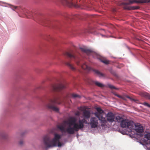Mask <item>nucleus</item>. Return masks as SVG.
<instances>
[{
    "mask_svg": "<svg viewBox=\"0 0 150 150\" xmlns=\"http://www.w3.org/2000/svg\"><path fill=\"white\" fill-rule=\"evenodd\" d=\"M83 119L79 120L78 123L76 122V119L73 117L70 118L68 121H64L61 125L57 126V128L62 133L67 132L68 134H72L75 132H77L79 129L83 128L84 123H88L86 119H89L91 116L89 110L86 109L83 110Z\"/></svg>",
    "mask_w": 150,
    "mask_h": 150,
    "instance_id": "nucleus-1",
    "label": "nucleus"
},
{
    "mask_svg": "<svg viewBox=\"0 0 150 150\" xmlns=\"http://www.w3.org/2000/svg\"><path fill=\"white\" fill-rule=\"evenodd\" d=\"M61 137V135L55 134H54V138L52 140H50L49 137L45 136L43 139L44 144L46 146L49 147L56 146L58 143V146H61L62 144L59 142V140Z\"/></svg>",
    "mask_w": 150,
    "mask_h": 150,
    "instance_id": "nucleus-2",
    "label": "nucleus"
},
{
    "mask_svg": "<svg viewBox=\"0 0 150 150\" xmlns=\"http://www.w3.org/2000/svg\"><path fill=\"white\" fill-rule=\"evenodd\" d=\"M59 98L55 95H53L52 97L49 98L48 99V103L46 104V107L49 110L58 112L59 109L55 106L56 104H59L61 103Z\"/></svg>",
    "mask_w": 150,
    "mask_h": 150,
    "instance_id": "nucleus-3",
    "label": "nucleus"
},
{
    "mask_svg": "<svg viewBox=\"0 0 150 150\" xmlns=\"http://www.w3.org/2000/svg\"><path fill=\"white\" fill-rule=\"evenodd\" d=\"M62 3L65 5L70 7L74 6L76 8H79L83 5L84 0H61Z\"/></svg>",
    "mask_w": 150,
    "mask_h": 150,
    "instance_id": "nucleus-4",
    "label": "nucleus"
},
{
    "mask_svg": "<svg viewBox=\"0 0 150 150\" xmlns=\"http://www.w3.org/2000/svg\"><path fill=\"white\" fill-rule=\"evenodd\" d=\"M147 0H129L128 2H123L122 4L123 5V7L125 9L127 10H133L139 9V7L138 6H129L128 5L132 4L134 3H148V2H144V1H147Z\"/></svg>",
    "mask_w": 150,
    "mask_h": 150,
    "instance_id": "nucleus-5",
    "label": "nucleus"
},
{
    "mask_svg": "<svg viewBox=\"0 0 150 150\" xmlns=\"http://www.w3.org/2000/svg\"><path fill=\"white\" fill-rule=\"evenodd\" d=\"M97 110L94 113V115L100 121L101 126H104L106 123V119L103 117V114H104L103 111L100 108H97Z\"/></svg>",
    "mask_w": 150,
    "mask_h": 150,
    "instance_id": "nucleus-6",
    "label": "nucleus"
},
{
    "mask_svg": "<svg viewBox=\"0 0 150 150\" xmlns=\"http://www.w3.org/2000/svg\"><path fill=\"white\" fill-rule=\"evenodd\" d=\"M64 55L68 57L74 61L77 65H80L81 64L82 62L81 59L74 52L70 53L67 52L65 53Z\"/></svg>",
    "mask_w": 150,
    "mask_h": 150,
    "instance_id": "nucleus-7",
    "label": "nucleus"
},
{
    "mask_svg": "<svg viewBox=\"0 0 150 150\" xmlns=\"http://www.w3.org/2000/svg\"><path fill=\"white\" fill-rule=\"evenodd\" d=\"M66 88L65 83H60L56 85H52L50 87V90L54 91H59Z\"/></svg>",
    "mask_w": 150,
    "mask_h": 150,
    "instance_id": "nucleus-8",
    "label": "nucleus"
},
{
    "mask_svg": "<svg viewBox=\"0 0 150 150\" xmlns=\"http://www.w3.org/2000/svg\"><path fill=\"white\" fill-rule=\"evenodd\" d=\"M133 122H132L124 119L122 122H121L120 125L122 128H129L131 130L133 127Z\"/></svg>",
    "mask_w": 150,
    "mask_h": 150,
    "instance_id": "nucleus-9",
    "label": "nucleus"
},
{
    "mask_svg": "<svg viewBox=\"0 0 150 150\" xmlns=\"http://www.w3.org/2000/svg\"><path fill=\"white\" fill-rule=\"evenodd\" d=\"M133 124L132 129H134L136 132L139 133L143 132V127L141 124L139 123L134 124L133 122Z\"/></svg>",
    "mask_w": 150,
    "mask_h": 150,
    "instance_id": "nucleus-10",
    "label": "nucleus"
},
{
    "mask_svg": "<svg viewBox=\"0 0 150 150\" xmlns=\"http://www.w3.org/2000/svg\"><path fill=\"white\" fill-rule=\"evenodd\" d=\"M99 119L98 117H92L90 119V124L92 128H96L97 127L98 124Z\"/></svg>",
    "mask_w": 150,
    "mask_h": 150,
    "instance_id": "nucleus-11",
    "label": "nucleus"
},
{
    "mask_svg": "<svg viewBox=\"0 0 150 150\" xmlns=\"http://www.w3.org/2000/svg\"><path fill=\"white\" fill-rule=\"evenodd\" d=\"M107 120L110 122H113L114 121L115 116L113 113L111 112H108L107 115Z\"/></svg>",
    "mask_w": 150,
    "mask_h": 150,
    "instance_id": "nucleus-12",
    "label": "nucleus"
},
{
    "mask_svg": "<svg viewBox=\"0 0 150 150\" xmlns=\"http://www.w3.org/2000/svg\"><path fill=\"white\" fill-rule=\"evenodd\" d=\"M79 49L82 52L86 53L87 55H90L93 53L92 51L91 50L81 47H80Z\"/></svg>",
    "mask_w": 150,
    "mask_h": 150,
    "instance_id": "nucleus-13",
    "label": "nucleus"
},
{
    "mask_svg": "<svg viewBox=\"0 0 150 150\" xmlns=\"http://www.w3.org/2000/svg\"><path fill=\"white\" fill-rule=\"evenodd\" d=\"M140 95L150 100V94L146 92H142Z\"/></svg>",
    "mask_w": 150,
    "mask_h": 150,
    "instance_id": "nucleus-14",
    "label": "nucleus"
},
{
    "mask_svg": "<svg viewBox=\"0 0 150 150\" xmlns=\"http://www.w3.org/2000/svg\"><path fill=\"white\" fill-rule=\"evenodd\" d=\"M93 70L100 78L102 77H104L105 76V74L102 73L101 72L97 70L93 69Z\"/></svg>",
    "mask_w": 150,
    "mask_h": 150,
    "instance_id": "nucleus-15",
    "label": "nucleus"
},
{
    "mask_svg": "<svg viewBox=\"0 0 150 150\" xmlns=\"http://www.w3.org/2000/svg\"><path fill=\"white\" fill-rule=\"evenodd\" d=\"M81 67L83 69L87 71H89L91 69V68L88 67L85 63L81 64Z\"/></svg>",
    "mask_w": 150,
    "mask_h": 150,
    "instance_id": "nucleus-16",
    "label": "nucleus"
},
{
    "mask_svg": "<svg viewBox=\"0 0 150 150\" xmlns=\"http://www.w3.org/2000/svg\"><path fill=\"white\" fill-rule=\"evenodd\" d=\"M124 120L122 117L119 116H117L115 118V121L118 122H122Z\"/></svg>",
    "mask_w": 150,
    "mask_h": 150,
    "instance_id": "nucleus-17",
    "label": "nucleus"
},
{
    "mask_svg": "<svg viewBox=\"0 0 150 150\" xmlns=\"http://www.w3.org/2000/svg\"><path fill=\"white\" fill-rule=\"evenodd\" d=\"M66 64L72 70L74 71L76 69L73 66V65L70 64L69 62H67L66 63Z\"/></svg>",
    "mask_w": 150,
    "mask_h": 150,
    "instance_id": "nucleus-18",
    "label": "nucleus"
},
{
    "mask_svg": "<svg viewBox=\"0 0 150 150\" xmlns=\"http://www.w3.org/2000/svg\"><path fill=\"white\" fill-rule=\"evenodd\" d=\"M95 83L96 86L100 87H103L104 86L103 84L98 81H95Z\"/></svg>",
    "mask_w": 150,
    "mask_h": 150,
    "instance_id": "nucleus-19",
    "label": "nucleus"
},
{
    "mask_svg": "<svg viewBox=\"0 0 150 150\" xmlns=\"http://www.w3.org/2000/svg\"><path fill=\"white\" fill-rule=\"evenodd\" d=\"M144 137L148 140H150V133H147L144 135Z\"/></svg>",
    "mask_w": 150,
    "mask_h": 150,
    "instance_id": "nucleus-20",
    "label": "nucleus"
},
{
    "mask_svg": "<svg viewBox=\"0 0 150 150\" xmlns=\"http://www.w3.org/2000/svg\"><path fill=\"white\" fill-rule=\"evenodd\" d=\"M100 60L102 62L104 63L105 64H108L109 63V61L107 60L100 59Z\"/></svg>",
    "mask_w": 150,
    "mask_h": 150,
    "instance_id": "nucleus-21",
    "label": "nucleus"
},
{
    "mask_svg": "<svg viewBox=\"0 0 150 150\" xmlns=\"http://www.w3.org/2000/svg\"><path fill=\"white\" fill-rule=\"evenodd\" d=\"M72 96L74 98H76L77 97L80 98V97L79 95L75 94H72Z\"/></svg>",
    "mask_w": 150,
    "mask_h": 150,
    "instance_id": "nucleus-22",
    "label": "nucleus"
},
{
    "mask_svg": "<svg viewBox=\"0 0 150 150\" xmlns=\"http://www.w3.org/2000/svg\"><path fill=\"white\" fill-rule=\"evenodd\" d=\"M108 87L111 89H116V88L115 86L113 85H111L110 84L108 85Z\"/></svg>",
    "mask_w": 150,
    "mask_h": 150,
    "instance_id": "nucleus-23",
    "label": "nucleus"
},
{
    "mask_svg": "<svg viewBox=\"0 0 150 150\" xmlns=\"http://www.w3.org/2000/svg\"><path fill=\"white\" fill-rule=\"evenodd\" d=\"M143 104L148 107L150 108V105L146 102H144Z\"/></svg>",
    "mask_w": 150,
    "mask_h": 150,
    "instance_id": "nucleus-24",
    "label": "nucleus"
},
{
    "mask_svg": "<svg viewBox=\"0 0 150 150\" xmlns=\"http://www.w3.org/2000/svg\"><path fill=\"white\" fill-rule=\"evenodd\" d=\"M126 97L127 98H128L129 99H130V100H134V101H136V100L133 99H132V98H131L129 96H126Z\"/></svg>",
    "mask_w": 150,
    "mask_h": 150,
    "instance_id": "nucleus-25",
    "label": "nucleus"
},
{
    "mask_svg": "<svg viewBox=\"0 0 150 150\" xmlns=\"http://www.w3.org/2000/svg\"><path fill=\"white\" fill-rule=\"evenodd\" d=\"M23 140H21L19 142V144L21 146H22L23 144Z\"/></svg>",
    "mask_w": 150,
    "mask_h": 150,
    "instance_id": "nucleus-26",
    "label": "nucleus"
},
{
    "mask_svg": "<svg viewBox=\"0 0 150 150\" xmlns=\"http://www.w3.org/2000/svg\"><path fill=\"white\" fill-rule=\"evenodd\" d=\"M17 8V6H13L11 8L13 10H14L15 9H16Z\"/></svg>",
    "mask_w": 150,
    "mask_h": 150,
    "instance_id": "nucleus-27",
    "label": "nucleus"
},
{
    "mask_svg": "<svg viewBox=\"0 0 150 150\" xmlns=\"http://www.w3.org/2000/svg\"><path fill=\"white\" fill-rule=\"evenodd\" d=\"M6 135L5 134H2V138L3 139H5L6 138Z\"/></svg>",
    "mask_w": 150,
    "mask_h": 150,
    "instance_id": "nucleus-28",
    "label": "nucleus"
},
{
    "mask_svg": "<svg viewBox=\"0 0 150 150\" xmlns=\"http://www.w3.org/2000/svg\"><path fill=\"white\" fill-rule=\"evenodd\" d=\"M116 96H117L119 98H122L123 99V98H122V96H120L118 95H117Z\"/></svg>",
    "mask_w": 150,
    "mask_h": 150,
    "instance_id": "nucleus-29",
    "label": "nucleus"
},
{
    "mask_svg": "<svg viewBox=\"0 0 150 150\" xmlns=\"http://www.w3.org/2000/svg\"><path fill=\"white\" fill-rule=\"evenodd\" d=\"M144 2H148V3L150 2V0H147V1H144Z\"/></svg>",
    "mask_w": 150,
    "mask_h": 150,
    "instance_id": "nucleus-30",
    "label": "nucleus"
},
{
    "mask_svg": "<svg viewBox=\"0 0 150 150\" xmlns=\"http://www.w3.org/2000/svg\"><path fill=\"white\" fill-rule=\"evenodd\" d=\"M143 136V135H142V134H141V137H142V136Z\"/></svg>",
    "mask_w": 150,
    "mask_h": 150,
    "instance_id": "nucleus-31",
    "label": "nucleus"
},
{
    "mask_svg": "<svg viewBox=\"0 0 150 150\" xmlns=\"http://www.w3.org/2000/svg\"><path fill=\"white\" fill-rule=\"evenodd\" d=\"M68 17L69 18H71L70 16H69Z\"/></svg>",
    "mask_w": 150,
    "mask_h": 150,
    "instance_id": "nucleus-32",
    "label": "nucleus"
},
{
    "mask_svg": "<svg viewBox=\"0 0 150 150\" xmlns=\"http://www.w3.org/2000/svg\"><path fill=\"white\" fill-rule=\"evenodd\" d=\"M101 35L102 36H103V35H101Z\"/></svg>",
    "mask_w": 150,
    "mask_h": 150,
    "instance_id": "nucleus-33",
    "label": "nucleus"
},
{
    "mask_svg": "<svg viewBox=\"0 0 150 150\" xmlns=\"http://www.w3.org/2000/svg\"><path fill=\"white\" fill-rule=\"evenodd\" d=\"M71 18H72V17L70 18H71Z\"/></svg>",
    "mask_w": 150,
    "mask_h": 150,
    "instance_id": "nucleus-34",
    "label": "nucleus"
},
{
    "mask_svg": "<svg viewBox=\"0 0 150 150\" xmlns=\"http://www.w3.org/2000/svg\"><path fill=\"white\" fill-rule=\"evenodd\" d=\"M149 144H150V142H149Z\"/></svg>",
    "mask_w": 150,
    "mask_h": 150,
    "instance_id": "nucleus-35",
    "label": "nucleus"
},
{
    "mask_svg": "<svg viewBox=\"0 0 150 150\" xmlns=\"http://www.w3.org/2000/svg\"><path fill=\"white\" fill-rule=\"evenodd\" d=\"M149 150H150V148L149 149Z\"/></svg>",
    "mask_w": 150,
    "mask_h": 150,
    "instance_id": "nucleus-36",
    "label": "nucleus"
}]
</instances>
